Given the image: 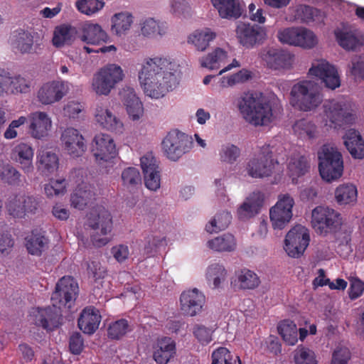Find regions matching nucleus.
I'll use <instances>...</instances> for the list:
<instances>
[{
	"label": "nucleus",
	"instance_id": "18",
	"mask_svg": "<svg viewBox=\"0 0 364 364\" xmlns=\"http://www.w3.org/2000/svg\"><path fill=\"white\" fill-rule=\"evenodd\" d=\"M310 76L317 77L322 80L325 86L335 90L341 85L337 70L323 59L316 60L311 65L308 73Z\"/></svg>",
	"mask_w": 364,
	"mask_h": 364
},
{
	"label": "nucleus",
	"instance_id": "60",
	"mask_svg": "<svg viewBox=\"0 0 364 364\" xmlns=\"http://www.w3.org/2000/svg\"><path fill=\"white\" fill-rule=\"evenodd\" d=\"M123 185L127 188L134 187L141 183V178L139 170L135 167H128L122 173Z\"/></svg>",
	"mask_w": 364,
	"mask_h": 364
},
{
	"label": "nucleus",
	"instance_id": "36",
	"mask_svg": "<svg viewBox=\"0 0 364 364\" xmlns=\"http://www.w3.org/2000/svg\"><path fill=\"white\" fill-rule=\"evenodd\" d=\"M37 168L43 174L48 175L55 171L59 165L57 154L48 150H42L37 156Z\"/></svg>",
	"mask_w": 364,
	"mask_h": 364
},
{
	"label": "nucleus",
	"instance_id": "31",
	"mask_svg": "<svg viewBox=\"0 0 364 364\" xmlns=\"http://www.w3.org/2000/svg\"><path fill=\"white\" fill-rule=\"evenodd\" d=\"M25 240L26 249L32 255L41 256L48 247L49 240L41 230H33Z\"/></svg>",
	"mask_w": 364,
	"mask_h": 364
},
{
	"label": "nucleus",
	"instance_id": "23",
	"mask_svg": "<svg viewBox=\"0 0 364 364\" xmlns=\"http://www.w3.org/2000/svg\"><path fill=\"white\" fill-rule=\"evenodd\" d=\"M153 358L157 364H167L176 353V343L169 337L158 338L153 346Z\"/></svg>",
	"mask_w": 364,
	"mask_h": 364
},
{
	"label": "nucleus",
	"instance_id": "56",
	"mask_svg": "<svg viewBox=\"0 0 364 364\" xmlns=\"http://www.w3.org/2000/svg\"><path fill=\"white\" fill-rule=\"evenodd\" d=\"M92 89L97 95H108L114 87L108 79L98 71L94 76L92 83Z\"/></svg>",
	"mask_w": 364,
	"mask_h": 364
},
{
	"label": "nucleus",
	"instance_id": "58",
	"mask_svg": "<svg viewBox=\"0 0 364 364\" xmlns=\"http://www.w3.org/2000/svg\"><path fill=\"white\" fill-rule=\"evenodd\" d=\"M141 32L146 37H154L156 35L162 36L165 31L161 28L159 22L152 18H149L142 22Z\"/></svg>",
	"mask_w": 364,
	"mask_h": 364
},
{
	"label": "nucleus",
	"instance_id": "2",
	"mask_svg": "<svg viewBox=\"0 0 364 364\" xmlns=\"http://www.w3.org/2000/svg\"><path fill=\"white\" fill-rule=\"evenodd\" d=\"M243 119L255 127L267 126L274 119L272 106L261 92H245L237 99Z\"/></svg>",
	"mask_w": 364,
	"mask_h": 364
},
{
	"label": "nucleus",
	"instance_id": "7",
	"mask_svg": "<svg viewBox=\"0 0 364 364\" xmlns=\"http://www.w3.org/2000/svg\"><path fill=\"white\" fill-rule=\"evenodd\" d=\"M323 108L326 125L331 128L339 129L354 122L355 117L352 109L345 101L336 100L327 101L323 104Z\"/></svg>",
	"mask_w": 364,
	"mask_h": 364
},
{
	"label": "nucleus",
	"instance_id": "49",
	"mask_svg": "<svg viewBox=\"0 0 364 364\" xmlns=\"http://www.w3.org/2000/svg\"><path fill=\"white\" fill-rule=\"evenodd\" d=\"M74 31L70 26L60 25L55 28L53 44L55 47L60 48L64 45H69L73 39Z\"/></svg>",
	"mask_w": 364,
	"mask_h": 364
},
{
	"label": "nucleus",
	"instance_id": "20",
	"mask_svg": "<svg viewBox=\"0 0 364 364\" xmlns=\"http://www.w3.org/2000/svg\"><path fill=\"white\" fill-rule=\"evenodd\" d=\"M146 187L151 191L160 188L161 175L159 163L152 153H147L140 159Z\"/></svg>",
	"mask_w": 364,
	"mask_h": 364
},
{
	"label": "nucleus",
	"instance_id": "41",
	"mask_svg": "<svg viewBox=\"0 0 364 364\" xmlns=\"http://www.w3.org/2000/svg\"><path fill=\"white\" fill-rule=\"evenodd\" d=\"M264 60L267 65L274 70L286 68L291 62L289 54L276 49H269L264 56Z\"/></svg>",
	"mask_w": 364,
	"mask_h": 364
},
{
	"label": "nucleus",
	"instance_id": "15",
	"mask_svg": "<svg viewBox=\"0 0 364 364\" xmlns=\"http://www.w3.org/2000/svg\"><path fill=\"white\" fill-rule=\"evenodd\" d=\"M91 152L100 165L109 161L117 154L114 139L107 134H96L91 144Z\"/></svg>",
	"mask_w": 364,
	"mask_h": 364
},
{
	"label": "nucleus",
	"instance_id": "40",
	"mask_svg": "<svg viewBox=\"0 0 364 364\" xmlns=\"http://www.w3.org/2000/svg\"><path fill=\"white\" fill-rule=\"evenodd\" d=\"M133 23V16L129 12L115 14L112 18V32L121 36L127 33Z\"/></svg>",
	"mask_w": 364,
	"mask_h": 364
},
{
	"label": "nucleus",
	"instance_id": "42",
	"mask_svg": "<svg viewBox=\"0 0 364 364\" xmlns=\"http://www.w3.org/2000/svg\"><path fill=\"white\" fill-rule=\"evenodd\" d=\"M294 133L301 139H312L316 136V126L307 119L297 120L292 127Z\"/></svg>",
	"mask_w": 364,
	"mask_h": 364
},
{
	"label": "nucleus",
	"instance_id": "24",
	"mask_svg": "<svg viewBox=\"0 0 364 364\" xmlns=\"http://www.w3.org/2000/svg\"><path fill=\"white\" fill-rule=\"evenodd\" d=\"M264 200V196L261 191H254L251 193L237 208L239 219L245 220L257 215L263 205Z\"/></svg>",
	"mask_w": 364,
	"mask_h": 364
},
{
	"label": "nucleus",
	"instance_id": "33",
	"mask_svg": "<svg viewBox=\"0 0 364 364\" xmlns=\"http://www.w3.org/2000/svg\"><path fill=\"white\" fill-rule=\"evenodd\" d=\"M127 112L132 120H138L144 113V108L139 98L136 97L133 88L128 87L122 94Z\"/></svg>",
	"mask_w": 364,
	"mask_h": 364
},
{
	"label": "nucleus",
	"instance_id": "11",
	"mask_svg": "<svg viewBox=\"0 0 364 364\" xmlns=\"http://www.w3.org/2000/svg\"><path fill=\"white\" fill-rule=\"evenodd\" d=\"M309 230L301 225L294 226L286 235L284 250L287 255L293 258L300 257L309 245Z\"/></svg>",
	"mask_w": 364,
	"mask_h": 364
},
{
	"label": "nucleus",
	"instance_id": "5",
	"mask_svg": "<svg viewBox=\"0 0 364 364\" xmlns=\"http://www.w3.org/2000/svg\"><path fill=\"white\" fill-rule=\"evenodd\" d=\"M291 95L298 108L304 112L314 109L323 101L319 87L311 80H303L295 84L291 88Z\"/></svg>",
	"mask_w": 364,
	"mask_h": 364
},
{
	"label": "nucleus",
	"instance_id": "53",
	"mask_svg": "<svg viewBox=\"0 0 364 364\" xmlns=\"http://www.w3.org/2000/svg\"><path fill=\"white\" fill-rule=\"evenodd\" d=\"M295 364H317L316 356L314 350L303 346H297L294 350Z\"/></svg>",
	"mask_w": 364,
	"mask_h": 364
},
{
	"label": "nucleus",
	"instance_id": "55",
	"mask_svg": "<svg viewBox=\"0 0 364 364\" xmlns=\"http://www.w3.org/2000/svg\"><path fill=\"white\" fill-rule=\"evenodd\" d=\"M309 168V162L304 156L292 159L288 166L292 177H299L304 175Z\"/></svg>",
	"mask_w": 364,
	"mask_h": 364
},
{
	"label": "nucleus",
	"instance_id": "29",
	"mask_svg": "<svg viewBox=\"0 0 364 364\" xmlns=\"http://www.w3.org/2000/svg\"><path fill=\"white\" fill-rule=\"evenodd\" d=\"M30 130L33 137L42 139L48 135L51 127V120L48 114L42 112H36L31 114Z\"/></svg>",
	"mask_w": 364,
	"mask_h": 364
},
{
	"label": "nucleus",
	"instance_id": "4",
	"mask_svg": "<svg viewBox=\"0 0 364 364\" xmlns=\"http://www.w3.org/2000/svg\"><path fill=\"white\" fill-rule=\"evenodd\" d=\"M318 170L321 178L328 181L339 178L343 172V161L336 148L324 144L318 152Z\"/></svg>",
	"mask_w": 364,
	"mask_h": 364
},
{
	"label": "nucleus",
	"instance_id": "19",
	"mask_svg": "<svg viewBox=\"0 0 364 364\" xmlns=\"http://www.w3.org/2000/svg\"><path fill=\"white\" fill-rule=\"evenodd\" d=\"M65 151L73 158L81 156L87 149L83 136L74 128H67L60 137Z\"/></svg>",
	"mask_w": 364,
	"mask_h": 364
},
{
	"label": "nucleus",
	"instance_id": "51",
	"mask_svg": "<svg viewBox=\"0 0 364 364\" xmlns=\"http://www.w3.org/2000/svg\"><path fill=\"white\" fill-rule=\"evenodd\" d=\"M211 364H242L239 356H235L225 347H219L211 354Z\"/></svg>",
	"mask_w": 364,
	"mask_h": 364
},
{
	"label": "nucleus",
	"instance_id": "22",
	"mask_svg": "<svg viewBox=\"0 0 364 364\" xmlns=\"http://www.w3.org/2000/svg\"><path fill=\"white\" fill-rule=\"evenodd\" d=\"M205 301L204 294L198 289L184 291L180 296L181 310L186 316H194L202 311Z\"/></svg>",
	"mask_w": 364,
	"mask_h": 364
},
{
	"label": "nucleus",
	"instance_id": "8",
	"mask_svg": "<svg viewBox=\"0 0 364 364\" xmlns=\"http://www.w3.org/2000/svg\"><path fill=\"white\" fill-rule=\"evenodd\" d=\"M311 224L318 234L326 236L341 229L342 218L341 214L333 208L317 206L312 211Z\"/></svg>",
	"mask_w": 364,
	"mask_h": 364
},
{
	"label": "nucleus",
	"instance_id": "44",
	"mask_svg": "<svg viewBox=\"0 0 364 364\" xmlns=\"http://www.w3.org/2000/svg\"><path fill=\"white\" fill-rule=\"evenodd\" d=\"M215 37V33L210 28H205L203 31H196L188 37V42L193 44L198 50L203 51Z\"/></svg>",
	"mask_w": 364,
	"mask_h": 364
},
{
	"label": "nucleus",
	"instance_id": "25",
	"mask_svg": "<svg viewBox=\"0 0 364 364\" xmlns=\"http://www.w3.org/2000/svg\"><path fill=\"white\" fill-rule=\"evenodd\" d=\"M100 321V311L94 306H87L81 312L77 324L83 333L90 335L98 328Z\"/></svg>",
	"mask_w": 364,
	"mask_h": 364
},
{
	"label": "nucleus",
	"instance_id": "14",
	"mask_svg": "<svg viewBox=\"0 0 364 364\" xmlns=\"http://www.w3.org/2000/svg\"><path fill=\"white\" fill-rule=\"evenodd\" d=\"M277 37L280 42L289 45L311 48L317 43L315 34L304 28H287L279 31Z\"/></svg>",
	"mask_w": 364,
	"mask_h": 364
},
{
	"label": "nucleus",
	"instance_id": "46",
	"mask_svg": "<svg viewBox=\"0 0 364 364\" xmlns=\"http://www.w3.org/2000/svg\"><path fill=\"white\" fill-rule=\"evenodd\" d=\"M357 188L353 184L340 185L335 191V197L340 205H346L355 202L357 200Z\"/></svg>",
	"mask_w": 364,
	"mask_h": 364
},
{
	"label": "nucleus",
	"instance_id": "3",
	"mask_svg": "<svg viewBox=\"0 0 364 364\" xmlns=\"http://www.w3.org/2000/svg\"><path fill=\"white\" fill-rule=\"evenodd\" d=\"M278 164L277 159L274 158L272 147L269 144H264L249 159L246 171L252 178H264L271 176Z\"/></svg>",
	"mask_w": 364,
	"mask_h": 364
},
{
	"label": "nucleus",
	"instance_id": "27",
	"mask_svg": "<svg viewBox=\"0 0 364 364\" xmlns=\"http://www.w3.org/2000/svg\"><path fill=\"white\" fill-rule=\"evenodd\" d=\"M335 36L340 46L347 50H354L364 44V35L359 31H335Z\"/></svg>",
	"mask_w": 364,
	"mask_h": 364
},
{
	"label": "nucleus",
	"instance_id": "1",
	"mask_svg": "<svg viewBox=\"0 0 364 364\" xmlns=\"http://www.w3.org/2000/svg\"><path fill=\"white\" fill-rule=\"evenodd\" d=\"M173 67L166 58L154 57L145 60L139 78L146 95L159 99L176 87L178 82Z\"/></svg>",
	"mask_w": 364,
	"mask_h": 364
},
{
	"label": "nucleus",
	"instance_id": "63",
	"mask_svg": "<svg viewBox=\"0 0 364 364\" xmlns=\"http://www.w3.org/2000/svg\"><path fill=\"white\" fill-rule=\"evenodd\" d=\"M240 155V149L235 145L227 144L222 146L220 156L223 161L234 163Z\"/></svg>",
	"mask_w": 364,
	"mask_h": 364
},
{
	"label": "nucleus",
	"instance_id": "45",
	"mask_svg": "<svg viewBox=\"0 0 364 364\" xmlns=\"http://www.w3.org/2000/svg\"><path fill=\"white\" fill-rule=\"evenodd\" d=\"M227 57L226 51L220 48H217L212 53L200 59V65L209 70H218Z\"/></svg>",
	"mask_w": 364,
	"mask_h": 364
},
{
	"label": "nucleus",
	"instance_id": "59",
	"mask_svg": "<svg viewBox=\"0 0 364 364\" xmlns=\"http://www.w3.org/2000/svg\"><path fill=\"white\" fill-rule=\"evenodd\" d=\"M144 253L149 257L154 255L161 246L166 245L165 237L149 235L145 238Z\"/></svg>",
	"mask_w": 364,
	"mask_h": 364
},
{
	"label": "nucleus",
	"instance_id": "54",
	"mask_svg": "<svg viewBox=\"0 0 364 364\" xmlns=\"http://www.w3.org/2000/svg\"><path fill=\"white\" fill-rule=\"evenodd\" d=\"M105 77L108 79L110 84L114 87L116 84L122 81L124 77L123 70L119 65L108 64L99 70Z\"/></svg>",
	"mask_w": 364,
	"mask_h": 364
},
{
	"label": "nucleus",
	"instance_id": "21",
	"mask_svg": "<svg viewBox=\"0 0 364 364\" xmlns=\"http://www.w3.org/2000/svg\"><path fill=\"white\" fill-rule=\"evenodd\" d=\"M65 81H52L43 84L38 92V99L43 105H50L60 101L68 92Z\"/></svg>",
	"mask_w": 364,
	"mask_h": 364
},
{
	"label": "nucleus",
	"instance_id": "47",
	"mask_svg": "<svg viewBox=\"0 0 364 364\" xmlns=\"http://www.w3.org/2000/svg\"><path fill=\"white\" fill-rule=\"evenodd\" d=\"M278 332L287 345L294 346L298 341L296 325L290 320H284L279 323Z\"/></svg>",
	"mask_w": 364,
	"mask_h": 364
},
{
	"label": "nucleus",
	"instance_id": "9",
	"mask_svg": "<svg viewBox=\"0 0 364 364\" xmlns=\"http://www.w3.org/2000/svg\"><path fill=\"white\" fill-rule=\"evenodd\" d=\"M41 198L31 195H14L9 198L6 208L14 218H23L37 213L41 205Z\"/></svg>",
	"mask_w": 364,
	"mask_h": 364
},
{
	"label": "nucleus",
	"instance_id": "35",
	"mask_svg": "<svg viewBox=\"0 0 364 364\" xmlns=\"http://www.w3.org/2000/svg\"><path fill=\"white\" fill-rule=\"evenodd\" d=\"M96 121L105 129L116 133H122L123 124L107 109L97 107L95 114Z\"/></svg>",
	"mask_w": 364,
	"mask_h": 364
},
{
	"label": "nucleus",
	"instance_id": "30",
	"mask_svg": "<svg viewBox=\"0 0 364 364\" xmlns=\"http://www.w3.org/2000/svg\"><path fill=\"white\" fill-rule=\"evenodd\" d=\"M343 140L346 149L354 159L364 158V140L358 132L348 129L343 136Z\"/></svg>",
	"mask_w": 364,
	"mask_h": 364
},
{
	"label": "nucleus",
	"instance_id": "39",
	"mask_svg": "<svg viewBox=\"0 0 364 364\" xmlns=\"http://www.w3.org/2000/svg\"><path fill=\"white\" fill-rule=\"evenodd\" d=\"M208 247L215 252H232L236 249L237 242L235 236L230 233H225L207 242Z\"/></svg>",
	"mask_w": 364,
	"mask_h": 364
},
{
	"label": "nucleus",
	"instance_id": "6",
	"mask_svg": "<svg viewBox=\"0 0 364 364\" xmlns=\"http://www.w3.org/2000/svg\"><path fill=\"white\" fill-rule=\"evenodd\" d=\"M87 225L95 230L91 240L95 246L102 247L107 245L109 238L107 236L112 229L111 213L103 207L92 210L87 215Z\"/></svg>",
	"mask_w": 364,
	"mask_h": 364
},
{
	"label": "nucleus",
	"instance_id": "50",
	"mask_svg": "<svg viewBox=\"0 0 364 364\" xmlns=\"http://www.w3.org/2000/svg\"><path fill=\"white\" fill-rule=\"evenodd\" d=\"M231 219L232 215L229 212L223 211L219 213L205 225V230L209 233L223 230L230 224Z\"/></svg>",
	"mask_w": 364,
	"mask_h": 364
},
{
	"label": "nucleus",
	"instance_id": "32",
	"mask_svg": "<svg viewBox=\"0 0 364 364\" xmlns=\"http://www.w3.org/2000/svg\"><path fill=\"white\" fill-rule=\"evenodd\" d=\"M95 199V193L87 183L79 184L71 194V205L75 208L83 210Z\"/></svg>",
	"mask_w": 364,
	"mask_h": 364
},
{
	"label": "nucleus",
	"instance_id": "16",
	"mask_svg": "<svg viewBox=\"0 0 364 364\" xmlns=\"http://www.w3.org/2000/svg\"><path fill=\"white\" fill-rule=\"evenodd\" d=\"M31 316L36 326L46 331H53L58 328L63 320L60 309L53 305L46 308H33Z\"/></svg>",
	"mask_w": 364,
	"mask_h": 364
},
{
	"label": "nucleus",
	"instance_id": "62",
	"mask_svg": "<svg viewBox=\"0 0 364 364\" xmlns=\"http://www.w3.org/2000/svg\"><path fill=\"white\" fill-rule=\"evenodd\" d=\"M87 274L89 278L92 279L95 283H102V280L107 274V269L98 261H92L87 264Z\"/></svg>",
	"mask_w": 364,
	"mask_h": 364
},
{
	"label": "nucleus",
	"instance_id": "26",
	"mask_svg": "<svg viewBox=\"0 0 364 364\" xmlns=\"http://www.w3.org/2000/svg\"><path fill=\"white\" fill-rule=\"evenodd\" d=\"M34 151L32 146L24 142L16 145L12 149L11 157L20 164L25 173H30L33 170V158Z\"/></svg>",
	"mask_w": 364,
	"mask_h": 364
},
{
	"label": "nucleus",
	"instance_id": "10",
	"mask_svg": "<svg viewBox=\"0 0 364 364\" xmlns=\"http://www.w3.org/2000/svg\"><path fill=\"white\" fill-rule=\"evenodd\" d=\"M161 145L167 158L177 161L191 149L193 141L185 133L174 129L166 134Z\"/></svg>",
	"mask_w": 364,
	"mask_h": 364
},
{
	"label": "nucleus",
	"instance_id": "38",
	"mask_svg": "<svg viewBox=\"0 0 364 364\" xmlns=\"http://www.w3.org/2000/svg\"><path fill=\"white\" fill-rule=\"evenodd\" d=\"M219 15L223 18H237L241 16L240 4L235 0H211Z\"/></svg>",
	"mask_w": 364,
	"mask_h": 364
},
{
	"label": "nucleus",
	"instance_id": "61",
	"mask_svg": "<svg viewBox=\"0 0 364 364\" xmlns=\"http://www.w3.org/2000/svg\"><path fill=\"white\" fill-rule=\"evenodd\" d=\"M104 6V3L99 0H80L76 2L79 11L86 15H92L100 11Z\"/></svg>",
	"mask_w": 364,
	"mask_h": 364
},
{
	"label": "nucleus",
	"instance_id": "13",
	"mask_svg": "<svg viewBox=\"0 0 364 364\" xmlns=\"http://www.w3.org/2000/svg\"><path fill=\"white\" fill-rule=\"evenodd\" d=\"M294 205V198L288 193L279 195L277 203L269 210L274 229L282 230L290 222Z\"/></svg>",
	"mask_w": 364,
	"mask_h": 364
},
{
	"label": "nucleus",
	"instance_id": "34",
	"mask_svg": "<svg viewBox=\"0 0 364 364\" xmlns=\"http://www.w3.org/2000/svg\"><path fill=\"white\" fill-rule=\"evenodd\" d=\"M82 32L81 40L87 44L99 45L108 39L107 33L97 23H85Z\"/></svg>",
	"mask_w": 364,
	"mask_h": 364
},
{
	"label": "nucleus",
	"instance_id": "64",
	"mask_svg": "<svg viewBox=\"0 0 364 364\" xmlns=\"http://www.w3.org/2000/svg\"><path fill=\"white\" fill-rule=\"evenodd\" d=\"M11 87L13 93H27L30 91L31 82L21 75L13 77L9 75V88Z\"/></svg>",
	"mask_w": 364,
	"mask_h": 364
},
{
	"label": "nucleus",
	"instance_id": "43",
	"mask_svg": "<svg viewBox=\"0 0 364 364\" xmlns=\"http://www.w3.org/2000/svg\"><path fill=\"white\" fill-rule=\"evenodd\" d=\"M297 15L301 21L306 23H323L325 18L324 13L315 7L303 5L297 10Z\"/></svg>",
	"mask_w": 364,
	"mask_h": 364
},
{
	"label": "nucleus",
	"instance_id": "17",
	"mask_svg": "<svg viewBox=\"0 0 364 364\" xmlns=\"http://www.w3.org/2000/svg\"><path fill=\"white\" fill-rule=\"evenodd\" d=\"M235 31L239 43L246 48L262 43L266 37L265 30L256 24L240 22Z\"/></svg>",
	"mask_w": 364,
	"mask_h": 364
},
{
	"label": "nucleus",
	"instance_id": "28",
	"mask_svg": "<svg viewBox=\"0 0 364 364\" xmlns=\"http://www.w3.org/2000/svg\"><path fill=\"white\" fill-rule=\"evenodd\" d=\"M33 36L23 29L14 31L10 36L12 48L21 54L31 53L33 50Z\"/></svg>",
	"mask_w": 364,
	"mask_h": 364
},
{
	"label": "nucleus",
	"instance_id": "37",
	"mask_svg": "<svg viewBox=\"0 0 364 364\" xmlns=\"http://www.w3.org/2000/svg\"><path fill=\"white\" fill-rule=\"evenodd\" d=\"M241 289H254L260 284L259 277L253 271L244 268L235 272V279L232 282Z\"/></svg>",
	"mask_w": 364,
	"mask_h": 364
},
{
	"label": "nucleus",
	"instance_id": "52",
	"mask_svg": "<svg viewBox=\"0 0 364 364\" xmlns=\"http://www.w3.org/2000/svg\"><path fill=\"white\" fill-rule=\"evenodd\" d=\"M0 179L10 186H19L22 183L21 174L10 164L3 166L0 168Z\"/></svg>",
	"mask_w": 364,
	"mask_h": 364
},
{
	"label": "nucleus",
	"instance_id": "57",
	"mask_svg": "<svg viewBox=\"0 0 364 364\" xmlns=\"http://www.w3.org/2000/svg\"><path fill=\"white\" fill-rule=\"evenodd\" d=\"M129 331L131 329L127 320L121 318L109 325L108 335L112 339H119Z\"/></svg>",
	"mask_w": 364,
	"mask_h": 364
},
{
	"label": "nucleus",
	"instance_id": "48",
	"mask_svg": "<svg viewBox=\"0 0 364 364\" xmlns=\"http://www.w3.org/2000/svg\"><path fill=\"white\" fill-rule=\"evenodd\" d=\"M227 274V270L223 264L214 263L207 268L206 279L208 282H213L214 289H217L226 279Z\"/></svg>",
	"mask_w": 364,
	"mask_h": 364
},
{
	"label": "nucleus",
	"instance_id": "12",
	"mask_svg": "<svg viewBox=\"0 0 364 364\" xmlns=\"http://www.w3.org/2000/svg\"><path fill=\"white\" fill-rule=\"evenodd\" d=\"M78 294V284L72 277H63L56 284L51 296L52 304L60 309L61 306L71 307Z\"/></svg>",
	"mask_w": 364,
	"mask_h": 364
}]
</instances>
